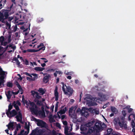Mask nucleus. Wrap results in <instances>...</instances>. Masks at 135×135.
Instances as JSON below:
<instances>
[{"mask_svg":"<svg viewBox=\"0 0 135 135\" xmlns=\"http://www.w3.org/2000/svg\"><path fill=\"white\" fill-rule=\"evenodd\" d=\"M30 104L31 106L29 108L31 112H32L33 114L34 113L35 114H37L39 112H40L42 113V115H43V114L45 115V113L44 110V108L43 106L42 107H41V109L42 111L40 110L38 111V107L37 105H36L35 103L33 102H31L30 101Z\"/></svg>","mask_w":135,"mask_h":135,"instance_id":"nucleus-1","label":"nucleus"},{"mask_svg":"<svg viewBox=\"0 0 135 135\" xmlns=\"http://www.w3.org/2000/svg\"><path fill=\"white\" fill-rule=\"evenodd\" d=\"M122 112L124 117H121L120 119L119 118H115L114 120L116 123H118V124L121 127H123L125 129H126L127 128V125L126 123H125L124 122V117L126 115V113L124 110H122Z\"/></svg>","mask_w":135,"mask_h":135,"instance_id":"nucleus-2","label":"nucleus"},{"mask_svg":"<svg viewBox=\"0 0 135 135\" xmlns=\"http://www.w3.org/2000/svg\"><path fill=\"white\" fill-rule=\"evenodd\" d=\"M103 125L105 126L104 123L102 124L101 122L100 121L96 122L94 127H91L88 130L89 133H94L95 132H97L98 130L103 129V127L102 126Z\"/></svg>","mask_w":135,"mask_h":135,"instance_id":"nucleus-3","label":"nucleus"},{"mask_svg":"<svg viewBox=\"0 0 135 135\" xmlns=\"http://www.w3.org/2000/svg\"><path fill=\"white\" fill-rule=\"evenodd\" d=\"M62 90L64 94L68 95L69 97L73 93V89L70 86H67L66 85H65L63 82H62Z\"/></svg>","mask_w":135,"mask_h":135,"instance_id":"nucleus-4","label":"nucleus"},{"mask_svg":"<svg viewBox=\"0 0 135 135\" xmlns=\"http://www.w3.org/2000/svg\"><path fill=\"white\" fill-rule=\"evenodd\" d=\"M25 14L24 13L20 12L19 13H17L15 16V22L17 23V22L16 21L18 20L19 21H23L24 20H25Z\"/></svg>","mask_w":135,"mask_h":135,"instance_id":"nucleus-5","label":"nucleus"},{"mask_svg":"<svg viewBox=\"0 0 135 135\" xmlns=\"http://www.w3.org/2000/svg\"><path fill=\"white\" fill-rule=\"evenodd\" d=\"M33 119L37 122V125L38 126H40L41 128H46V123L45 122L42 120L37 119L34 117Z\"/></svg>","mask_w":135,"mask_h":135,"instance_id":"nucleus-6","label":"nucleus"},{"mask_svg":"<svg viewBox=\"0 0 135 135\" xmlns=\"http://www.w3.org/2000/svg\"><path fill=\"white\" fill-rule=\"evenodd\" d=\"M7 74L6 72L3 71L1 67H0V79L4 80Z\"/></svg>","mask_w":135,"mask_h":135,"instance_id":"nucleus-7","label":"nucleus"},{"mask_svg":"<svg viewBox=\"0 0 135 135\" xmlns=\"http://www.w3.org/2000/svg\"><path fill=\"white\" fill-rule=\"evenodd\" d=\"M31 95L33 96V97H35L37 99H40L42 97V96H40V94L38 92L33 90H32L31 91Z\"/></svg>","mask_w":135,"mask_h":135,"instance_id":"nucleus-8","label":"nucleus"},{"mask_svg":"<svg viewBox=\"0 0 135 135\" xmlns=\"http://www.w3.org/2000/svg\"><path fill=\"white\" fill-rule=\"evenodd\" d=\"M15 0H11V1L12 3L10 6L9 8L10 10H12V11L11 13L10 12V11L9 10V15H11L12 13H13L14 12V11H13V8L15 6L16 3L15 2Z\"/></svg>","mask_w":135,"mask_h":135,"instance_id":"nucleus-9","label":"nucleus"},{"mask_svg":"<svg viewBox=\"0 0 135 135\" xmlns=\"http://www.w3.org/2000/svg\"><path fill=\"white\" fill-rule=\"evenodd\" d=\"M11 25L9 23V33L16 31L17 29V25H16L15 26H13L11 28Z\"/></svg>","mask_w":135,"mask_h":135,"instance_id":"nucleus-10","label":"nucleus"},{"mask_svg":"<svg viewBox=\"0 0 135 135\" xmlns=\"http://www.w3.org/2000/svg\"><path fill=\"white\" fill-rule=\"evenodd\" d=\"M54 94L55 97V100L57 101L58 100L59 93L58 92V87L57 86L55 87V89L54 91Z\"/></svg>","mask_w":135,"mask_h":135,"instance_id":"nucleus-11","label":"nucleus"},{"mask_svg":"<svg viewBox=\"0 0 135 135\" xmlns=\"http://www.w3.org/2000/svg\"><path fill=\"white\" fill-rule=\"evenodd\" d=\"M15 118H16L17 121L18 122L22 120V114L20 112H18V115L16 116Z\"/></svg>","mask_w":135,"mask_h":135,"instance_id":"nucleus-12","label":"nucleus"},{"mask_svg":"<svg viewBox=\"0 0 135 135\" xmlns=\"http://www.w3.org/2000/svg\"><path fill=\"white\" fill-rule=\"evenodd\" d=\"M2 13H4V16L5 17V19L8 18V10H5L2 9Z\"/></svg>","mask_w":135,"mask_h":135,"instance_id":"nucleus-13","label":"nucleus"},{"mask_svg":"<svg viewBox=\"0 0 135 135\" xmlns=\"http://www.w3.org/2000/svg\"><path fill=\"white\" fill-rule=\"evenodd\" d=\"M15 83L17 87L18 88L19 90L21 92V94H22L23 93V91L21 85L19 84L18 82L17 81H16Z\"/></svg>","mask_w":135,"mask_h":135,"instance_id":"nucleus-14","label":"nucleus"},{"mask_svg":"<svg viewBox=\"0 0 135 135\" xmlns=\"http://www.w3.org/2000/svg\"><path fill=\"white\" fill-rule=\"evenodd\" d=\"M17 114V111L15 109H13L11 112L9 111V114H10L11 116L14 117Z\"/></svg>","mask_w":135,"mask_h":135,"instance_id":"nucleus-15","label":"nucleus"},{"mask_svg":"<svg viewBox=\"0 0 135 135\" xmlns=\"http://www.w3.org/2000/svg\"><path fill=\"white\" fill-rule=\"evenodd\" d=\"M7 88H6V90L5 92L6 95L7 97V101L8 102V82H7Z\"/></svg>","mask_w":135,"mask_h":135,"instance_id":"nucleus-16","label":"nucleus"},{"mask_svg":"<svg viewBox=\"0 0 135 135\" xmlns=\"http://www.w3.org/2000/svg\"><path fill=\"white\" fill-rule=\"evenodd\" d=\"M9 48H11L12 49V50H9V53H10L14 51V50L16 49V46L14 45L13 44H9Z\"/></svg>","mask_w":135,"mask_h":135,"instance_id":"nucleus-17","label":"nucleus"},{"mask_svg":"<svg viewBox=\"0 0 135 135\" xmlns=\"http://www.w3.org/2000/svg\"><path fill=\"white\" fill-rule=\"evenodd\" d=\"M84 112L82 113L81 115L84 116L86 118L89 115V112L88 111H86L85 110H83Z\"/></svg>","mask_w":135,"mask_h":135,"instance_id":"nucleus-18","label":"nucleus"},{"mask_svg":"<svg viewBox=\"0 0 135 135\" xmlns=\"http://www.w3.org/2000/svg\"><path fill=\"white\" fill-rule=\"evenodd\" d=\"M111 111L115 114H117L118 112V111L117 109L115 107L111 106L110 107Z\"/></svg>","mask_w":135,"mask_h":135,"instance_id":"nucleus-19","label":"nucleus"},{"mask_svg":"<svg viewBox=\"0 0 135 135\" xmlns=\"http://www.w3.org/2000/svg\"><path fill=\"white\" fill-rule=\"evenodd\" d=\"M67 110V107H65L63 109H61L58 112V113L61 114H63L65 113Z\"/></svg>","mask_w":135,"mask_h":135,"instance_id":"nucleus-20","label":"nucleus"},{"mask_svg":"<svg viewBox=\"0 0 135 135\" xmlns=\"http://www.w3.org/2000/svg\"><path fill=\"white\" fill-rule=\"evenodd\" d=\"M45 46H44L43 47H42L40 48H39L38 50H35V49H32V52H36L38 51H39L41 50H42L43 51H44L45 50Z\"/></svg>","mask_w":135,"mask_h":135,"instance_id":"nucleus-21","label":"nucleus"},{"mask_svg":"<svg viewBox=\"0 0 135 135\" xmlns=\"http://www.w3.org/2000/svg\"><path fill=\"white\" fill-rule=\"evenodd\" d=\"M34 69L37 71H42L45 69V68H41L39 67H37L34 68Z\"/></svg>","mask_w":135,"mask_h":135,"instance_id":"nucleus-22","label":"nucleus"},{"mask_svg":"<svg viewBox=\"0 0 135 135\" xmlns=\"http://www.w3.org/2000/svg\"><path fill=\"white\" fill-rule=\"evenodd\" d=\"M41 59L43 60H46L42 61L41 60H38L37 61L40 64H41L43 62H44L45 63L47 62H48V60H47L46 58H41Z\"/></svg>","mask_w":135,"mask_h":135,"instance_id":"nucleus-23","label":"nucleus"},{"mask_svg":"<svg viewBox=\"0 0 135 135\" xmlns=\"http://www.w3.org/2000/svg\"><path fill=\"white\" fill-rule=\"evenodd\" d=\"M25 129H26L27 130L28 132L27 134L29 133L30 130V125L29 123L28 125L27 124V123L26 122L25 123Z\"/></svg>","mask_w":135,"mask_h":135,"instance_id":"nucleus-24","label":"nucleus"},{"mask_svg":"<svg viewBox=\"0 0 135 135\" xmlns=\"http://www.w3.org/2000/svg\"><path fill=\"white\" fill-rule=\"evenodd\" d=\"M31 75L34 76L33 78L31 79V80L32 81L35 80L36 79H37L38 78L37 74H36L32 73Z\"/></svg>","mask_w":135,"mask_h":135,"instance_id":"nucleus-25","label":"nucleus"},{"mask_svg":"<svg viewBox=\"0 0 135 135\" xmlns=\"http://www.w3.org/2000/svg\"><path fill=\"white\" fill-rule=\"evenodd\" d=\"M94 122V121H92L89 122L86 124V126L87 127H90L93 125Z\"/></svg>","mask_w":135,"mask_h":135,"instance_id":"nucleus-26","label":"nucleus"},{"mask_svg":"<svg viewBox=\"0 0 135 135\" xmlns=\"http://www.w3.org/2000/svg\"><path fill=\"white\" fill-rule=\"evenodd\" d=\"M49 76H45L43 79V81L44 82L47 83L49 81Z\"/></svg>","mask_w":135,"mask_h":135,"instance_id":"nucleus-27","label":"nucleus"},{"mask_svg":"<svg viewBox=\"0 0 135 135\" xmlns=\"http://www.w3.org/2000/svg\"><path fill=\"white\" fill-rule=\"evenodd\" d=\"M38 91L40 93L41 95H43L45 93V91L43 89L41 88H39L38 90Z\"/></svg>","mask_w":135,"mask_h":135,"instance_id":"nucleus-28","label":"nucleus"},{"mask_svg":"<svg viewBox=\"0 0 135 135\" xmlns=\"http://www.w3.org/2000/svg\"><path fill=\"white\" fill-rule=\"evenodd\" d=\"M4 15L2 13H1L0 14V21L3 22L4 20L5 19L4 18Z\"/></svg>","mask_w":135,"mask_h":135,"instance_id":"nucleus-29","label":"nucleus"},{"mask_svg":"<svg viewBox=\"0 0 135 135\" xmlns=\"http://www.w3.org/2000/svg\"><path fill=\"white\" fill-rule=\"evenodd\" d=\"M49 121L51 123L55 122V120L54 119V118L52 117V116L51 115L49 117Z\"/></svg>","mask_w":135,"mask_h":135,"instance_id":"nucleus-30","label":"nucleus"},{"mask_svg":"<svg viewBox=\"0 0 135 135\" xmlns=\"http://www.w3.org/2000/svg\"><path fill=\"white\" fill-rule=\"evenodd\" d=\"M92 99V97L90 95H87L86 97L84 98V99L85 100H87V99L91 100Z\"/></svg>","mask_w":135,"mask_h":135,"instance_id":"nucleus-31","label":"nucleus"},{"mask_svg":"<svg viewBox=\"0 0 135 135\" xmlns=\"http://www.w3.org/2000/svg\"><path fill=\"white\" fill-rule=\"evenodd\" d=\"M4 40V37L3 36H1L0 37V42L1 43V45H3V41Z\"/></svg>","mask_w":135,"mask_h":135,"instance_id":"nucleus-32","label":"nucleus"},{"mask_svg":"<svg viewBox=\"0 0 135 135\" xmlns=\"http://www.w3.org/2000/svg\"><path fill=\"white\" fill-rule=\"evenodd\" d=\"M83 109V108H82V110H81L80 108H78L76 110V112L77 113L80 112V114H82V113L83 112V110H82Z\"/></svg>","mask_w":135,"mask_h":135,"instance_id":"nucleus-33","label":"nucleus"},{"mask_svg":"<svg viewBox=\"0 0 135 135\" xmlns=\"http://www.w3.org/2000/svg\"><path fill=\"white\" fill-rule=\"evenodd\" d=\"M37 132L40 135H41L44 132V131L41 129L38 130Z\"/></svg>","mask_w":135,"mask_h":135,"instance_id":"nucleus-34","label":"nucleus"},{"mask_svg":"<svg viewBox=\"0 0 135 135\" xmlns=\"http://www.w3.org/2000/svg\"><path fill=\"white\" fill-rule=\"evenodd\" d=\"M88 102H89V103L90 104V105L91 106L96 105L97 104L95 102H92L91 101L89 100L88 101Z\"/></svg>","mask_w":135,"mask_h":135,"instance_id":"nucleus-35","label":"nucleus"},{"mask_svg":"<svg viewBox=\"0 0 135 135\" xmlns=\"http://www.w3.org/2000/svg\"><path fill=\"white\" fill-rule=\"evenodd\" d=\"M93 111L96 114H99V109H94L93 110Z\"/></svg>","mask_w":135,"mask_h":135,"instance_id":"nucleus-36","label":"nucleus"},{"mask_svg":"<svg viewBox=\"0 0 135 135\" xmlns=\"http://www.w3.org/2000/svg\"><path fill=\"white\" fill-rule=\"evenodd\" d=\"M36 104L37 105L40 106L42 105V102L41 100H38L37 102L36 103Z\"/></svg>","mask_w":135,"mask_h":135,"instance_id":"nucleus-37","label":"nucleus"},{"mask_svg":"<svg viewBox=\"0 0 135 135\" xmlns=\"http://www.w3.org/2000/svg\"><path fill=\"white\" fill-rule=\"evenodd\" d=\"M21 128V125L20 124H19L18 125H17L16 126V130L17 131H18L19 129H20Z\"/></svg>","mask_w":135,"mask_h":135,"instance_id":"nucleus-38","label":"nucleus"},{"mask_svg":"<svg viewBox=\"0 0 135 135\" xmlns=\"http://www.w3.org/2000/svg\"><path fill=\"white\" fill-rule=\"evenodd\" d=\"M14 126V124L13 123L9 122V129L10 128H13Z\"/></svg>","mask_w":135,"mask_h":135,"instance_id":"nucleus-39","label":"nucleus"},{"mask_svg":"<svg viewBox=\"0 0 135 135\" xmlns=\"http://www.w3.org/2000/svg\"><path fill=\"white\" fill-rule=\"evenodd\" d=\"M73 107H71L70 108L69 111V114L72 113L73 109Z\"/></svg>","mask_w":135,"mask_h":135,"instance_id":"nucleus-40","label":"nucleus"},{"mask_svg":"<svg viewBox=\"0 0 135 135\" xmlns=\"http://www.w3.org/2000/svg\"><path fill=\"white\" fill-rule=\"evenodd\" d=\"M128 107H127L126 108H127L128 109V112L129 113H130L132 111L133 109L131 108H129Z\"/></svg>","mask_w":135,"mask_h":135,"instance_id":"nucleus-41","label":"nucleus"},{"mask_svg":"<svg viewBox=\"0 0 135 135\" xmlns=\"http://www.w3.org/2000/svg\"><path fill=\"white\" fill-rule=\"evenodd\" d=\"M27 16L26 17V18L25 17V19L27 21L28 20V18H30V17L31 15L30 14V13L27 14ZM26 16H25V17Z\"/></svg>","mask_w":135,"mask_h":135,"instance_id":"nucleus-42","label":"nucleus"},{"mask_svg":"<svg viewBox=\"0 0 135 135\" xmlns=\"http://www.w3.org/2000/svg\"><path fill=\"white\" fill-rule=\"evenodd\" d=\"M112 129L111 128L110 129H108L107 130V134L108 135H109V133L110 134L111 133H112Z\"/></svg>","mask_w":135,"mask_h":135,"instance_id":"nucleus-43","label":"nucleus"},{"mask_svg":"<svg viewBox=\"0 0 135 135\" xmlns=\"http://www.w3.org/2000/svg\"><path fill=\"white\" fill-rule=\"evenodd\" d=\"M25 63L24 64L26 65H29V62L28 60H27L26 59L25 60H24V61H23Z\"/></svg>","mask_w":135,"mask_h":135,"instance_id":"nucleus-44","label":"nucleus"},{"mask_svg":"<svg viewBox=\"0 0 135 135\" xmlns=\"http://www.w3.org/2000/svg\"><path fill=\"white\" fill-rule=\"evenodd\" d=\"M17 59L19 58L21 60H22L23 61H24V60L23 59L22 57L20 56V55H18L17 56Z\"/></svg>","mask_w":135,"mask_h":135,"instance_id":"nucleus-45","label":"nucleus"},{"mask_svg":"<svg viewBox=\"0 0 135 135\" xmlns=\"http://www.w3.org/2000/svg\"><path fill=\"white\" fill-rule=\"evenodd\" d=\"M94 89L97 90V91H99L100 90V89L98 87V86H96L94 87Z\"/></svg>","mask_w":135,"mask_h":135,"instance_id":"nucleus-46","label":"nucleus"},{"mask_svg":"<svg viewBox=\"0 0 135 135\" xmlns=\"http://www.w3.org/2000/svg\"><path fill=\"white\" fill-rule=\"evenodd\" d=\"M135 124V122L134 120H132L131 122V125L132 126V127L134 128V125Z\"/></svg>","mask_w":135,"mask_h":135,"instance_id":"nucleus-47","label":"nucleus"},{"mask_svg":"<svg viewBox=\"0 0 135 135\" xmlns=\"http://www.w3.org/2000/svg\"><path fill=\"white\" fill-rule=\"evenodd\" d=\"M13 108V105L11 104V103H10L9 104V111L11 109Z\"/></svg>","mask_w":135,"mask_h":135,"instance_id":"nucleus-48","label":"nucleus"},{"mask_svg":"<svg viewBox=\"0 0 135 135\" xmlns=\"http://www.w3.org/2000/svg\"><path fill=\"white\" fill-rule=\"evenodd\" d=\"M4 82V80H2V79H0V86H1V85L3 84Z\"/></svg>","mask_w":135,"mask_h":135,"instance_id":"nucleus-49","label":"nucleus"},{"mask_svg":"<svg viewBox=\"0 0 135 135\" xmlns=\"http://www.w3.org/2000/svg\"><path fill=\"white\" fill-rule=\"evenodd\" d=\"M52 135H57V134L56 133V132L54 130H53L52 131Z\"/></svg>","mask_w":135,"mask_h":135,"instance_id":"nucleus-50","label":"nucleus"},{"mask_svg":"<svg viewBox=\"0 0 135 135\" xmlns=\"http://www.w3.org/2000/svg\"><path fill=\"white\" fill-rule=\"evenodd\" d=\"M44 46V44L42 43H41L40 44V45H39V46H37V48L39 49V48H39L40 47H41V46H42V47H43Z\"/></svg>","mask_w":135,"mask_h":135,"instance_id":"nucleus-51","label":"nucleus"},{"mask_svg":"<svg viewBox=\"0 0 135 135\" xmlns=\"http://www.w3.org/2000/svg\"><path fill=\"white\" fill-rule=\"evenodd\" d=\"M55 69H49L47 70V71L51 72V71L53 72H54L55 70Z\"/></svg>","mask_w":135,"mask_h":135,"instance_id":"nucleus-52","label":"nucleus"},{"mask_svg":"<svg viewBox=\"0 0 135 135\" xmlns=\"http://www.w3.org/2000/svg\"><path fill=\"white\" fill-rule=\"evenodd\" d=\"M12 105L14 107H15V106L17 105V103H16L15 101H14L13 102V103L12 104Z\"/></svg>","mask_w":135,"mask_h":135,"instance_id":"nucleus-53","label":"nucleus"},{"mask_svg":"<svg viewBox=\"0 0 135 135\" xmlns=\"http://www.w3.org/2000/svg\"><path fill=\"white\" fill-rule=\"evenodd\" d=\"M24 98L23 96L22 98V100L23 102L24 103H25L26 104H27V103H28V101L27 100H24V102L23 101Z\"/></svg>","mask_w":135,"mask_h":135,"instance_id":"nucleus-54","label":"nucleus"},{"mask_svg":"<svg viewBox=\"0 0 135 135\" xmlns=\"http://www.w3.org/2000/svg\"><path fill=\"white\" fill-rule=\"evenodd\" d=\"M24 132V130H22L20 132V133H18L17 135H22L23 133Z\"/></svg>","mask_w":135,"mask_h":135,"instance_id":"nucleus-55","label":"nucleus"},{"mask_svg":"<svg viewBox=\"0 0 135 135\" xmlns=\"http://www.w3.org/2000/svg\"><path fill=\"white\" fill-rule=\"evenodd\" d=\"M58 107V105L57 104L56 105L55 107V112H56L57 111Z\"/></svg>","mask_w":135,"mask_h":135,"instance_id":"nucleus-56","label":"nucleus"},{"mask_svg":"<svg viewBox=\"0 0 135 135\" xmlns=\"http://www.w3.org/2000/svg\"><path fill=\"white\" fill-rule=\"evenodd\" d=\"M63 123L64 125L65 126H66L68 124V123L66 121H64L63 122Z\"/></svg>","mask_w":135,"mask_h":135,"instance_id":"nucleus-57","label":"nucleus"},{"mask_svg":"<svg viewBox=\"0 0 135 135\" xmlns=\"http://www.w3.org/2000/svg\"><path fill=\"white\" fill-rule=\"evenodd\" d=\"M16 64L18 65V66H19L20 65V62H19V60H18L17 61H16Z\"/></svg>","mask_w":135,"mask_h":135,"instance_id":"nucleus-58","label":"nucleus"},{"mask_svg":"<svg viewBox=\"0 0 135 135\" xmlns=\"http://www.w3.org/2000/svg\"><path fill=\"white\" fill-rule=\"evenodd\" d=\"M56 72L57 73V74H59V75L62 74V73L61 71H56Z\"/></svg>","mask_w":135,"mask_h":135,"instance_id":"nucleus-59","label":"nucleus"},{"mask_svg":"<svg viewBox=\"0 0 135 135\" xmlns=\"http://www.w3.org/2000/svg\"><path fill=\"white\" fill-rule=\"evenodd\" d=\"M109 135H117V134L115 133V132H112L110 134L109 133Z\"/></svg>","mask_w":135,"mask_h":135,"instance_id":"nucleus-60","label":"nucleus"},{"mask_svg":"<svg viewBox=\"0 0 135 135\" xmlns=\"http://www.w3.org/2000/svg\"><path fill=\"white\" fill-rule=\"evenodd\" d=\"M15 109L17 110L18 111L20 110V108L17 105V106H15Z\"/></svg>","mask_w":135,"mask_h":135,"instance_id":"nucleus-61","label":"nucleus"},{"mask_svg":"<svg viewBox=\"0 0 135 135\" xmlns=\"http://www.w3.org/2000/svg\"><path fill=\"white\" fill-rule=\"evenodd\" d=\"M36 132V130H33L32 131L31 133L35 135Z\"/></svg>","mask_w":135,"mask_h":135,"instance_id":"nucleus-62","label":"nucleus"},{"mask_svg":"<svg viewBox=\"0 0 135 135\" xmlns=\"http://www.w3.org/2000/svg\"><path fill=\"white\" fill-rule=\"evenodd\" d=\"M12 84L10 82H9V87H12Z\"/></svg>","mask_w":135,"mask_h":135,"instance_id":"nucleus-63","label":"nucleus"},{"mask_svg":"<svg viewBox=\"0 0 135 135\" xmlns=\"http://www.w3.org/2000/svg\"><path fill=\"white\" fill-rule=\"evenodd\" d=\"M18 60L17 58L16 57H15L13 58V61H15L16 62Z\"/></svg>","mask_w":135,"mask_h":135,"instance_id":"nucleus-64","label":"nucleus"}]
</instances>
